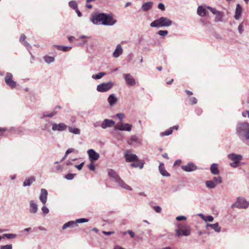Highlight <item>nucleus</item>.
<instances>
[{
  "mask_svg": "<svg viewBox=\"0 0 249 249\" xmlns=\"http://www.w3.org/2000/svg\"><path fill=\"white\" fill-rule=\"evenodd\" d=\"M242 8L239 4L236 5L235 13L234 18L235 19L238 20L240 18L242 14Z\"/></svg>",
  "mask_w": 249,
  "mask_h": 249,
  "instance_id": "nucleus-22",
  "label": "nucleus"
},
{
  "mask_svg": "<svg viewBox=\"0 0 249 249\" xmlns=\"http://www.w3.org/2000/svg\"><path fill=\"white\" fill-rule=\"evenodd\" d=\"M48 192L45 189H41L39 196V199L42 204H46L47 200Z\"/></svg>",
  "mask_w": 249,
  "mask_h": 249,
  "instance_id": "nucleus-15",
  "label": "nucleus"
},
{
  "mask_svg": "<svg viewBox=\"0 0 249 249\" xmlns=\"http://www.w3.org/2000/svg\"><path fill=\"white\" fill-rule=\"evenodd\" d=\"M177 221H181V220H186L187 219V217L183 215L178 216L176 218Z\"/></svg>",
  "mask_w": 249,
  "mask_h": 249,
  "instance_id": "nucleus-55",
  "label": "nucleus"
},
{
  "mask_svg": "<svg viewBox=\"0 0 249 249\" xmlns=\"http://www.w3.org/2000/svg\"><path fill=\"white\" fill-rule=\"evenodd\" d=\"M17 236L16 234L14 233H7V238L8 239H13Z\"/></svg>",
  "mask_w": 249,
  "mask_h": 249,
  "instance_id": "nucleus-54",
  "label": "nucleus"
},
{
  "mask_svg": "<svg viewBox=\"0 0 249 249\" xmlns=\"http://www.w3.org/2000/svg\"><path fill=\"white\" fill-rule=\"evenodd\" d=\"M238 30L240 34H242L243 33V23H242L239 25V26L238 27Z\"/></svg>",
  "mask_w": 249,
  "mask_h": 249,
  "instance_id": "nucleus-58",
  "label": "nucleus"
},
{
  "mask_svg": "<svg viewBox=\"0 0 249 249\" xmlns=\"http://www.w3.org/2000/svg\"><path fill=\"white\" fill-rule=\"evenodd\" d=\"M158 7L159 9H160L162 11H164L165 10V6L162 3H160L158 4Z\"/></svg>",
  "mask_w": 249,
  "mask_h": 249,
  "instance_id": "nucleus-59",
  "label": "nucleus"
},
{
  "mask_svg": "<svg viewBox=\"0 0 249 249\" xmlns=\"http://www.w3.org/2000/svg\"><path fill=\"white\" fill-rule=\"evenodd\" d=\"M63 169V167L60 165H57L55 167V170L54 171V172H57V171H62Z\"/></svg>",
  "mask_w": 249,
  "mask_h": 249,
  "instance_id": "nucleus-62",
  "label": "nucleus"
},
{
  "mask_svg": "<svg viewBox=\"0 0 249 249\" xmlns=\"http://www.w3.org/2000/svg\"><path fill=\"white\" fill-rule=\"evenodd\" d=\"M239 165V162H234L233 161L232 163H230V165L232 167H233V168H236L237 167H238Z\"/></svg>",
  "mask_w": 249,
  "mask_h": 249,
  "instance_id": "nucleus-60",
  "label": "nucleus"
},
{
  "mask_svg": "<svg viewBox=\"0 0 249 249\" xmlns=\"http://www.w3.org/2000/svg\"><path fill=\"white\" fill-rule=\"evenodd\" d=\"M116 116L118 118V119L121 121H122L123 120L124 118L125 117V115L124 114V113H117L116 114Z\"/></svg>",
  "mask_w": 249,
  "mask_h": 249,
  "instance_id": "nucleus-51",
  "label": "nucleus"
},
{
  "mask_svg": "<svg viewBox=\"0 0 249 249\" xmlns=\"http://www.w3.org/2000/svg\"><path fill=\"white\" fill-rule=\"evenodd\" d=\"M4 79L7 85L11 89H14L16 87L17 83L13 80V75L11 73L7 72Z\"/></svg>",
  "mask_w": 249,
  "mask_h": 249,
  "instance_id": "nucleus-9",
  "label": "nucleus"
},
{
  "mask_svg": "<svg viewBox=\"0 0 249 249\" xmlns=\"http://www.w3.org/2000/svg\"><path fill=\"white\" fill-rule=\"evenodd\" d=\"M102 122L101 121H97L93 123V125L94 127L97 128L99 126H101L102 127Z\"/></svg>",
  "mask_w": 249,
  "mask_h": 249,
  "instance_id": "nucleus-56",
  "label": "nucleus"
},
{
  "mask_svg": "<svg viewBox=\"0 0 249 249\" xmlns=\"http://www.w3.org/2000/svg\"><path fill=\"white\" fill-rule=\"evenodd\" d=\"M178 229L175 230L176 235L180 237L182 235L188 236L191 234V227L187 224L178 223L177 224Z\"/></svg>",
  "mask_w": 249,
  "mask_h": 249,
  "instance_id": "nucleus-4",
  "label": "nucleus"
},
{
  "mask_svg": "<svg viewBox=\"0 0 249 249\" xmlns=\"http://www.w3.org/2000/svg\"><path fill=\"white\" fill-rule=\"evenodd\" d=\"M26 37L25 35L21 34L20 35V38H19V41L27 49L30 48L31 47V46L29 44V43L25 41V39Z\"/></svg>",
  "mask_w": 249,
  "mask_h": 249,
  "instance_id": "nucleus-26",
  "label": "nucleus"
},
{
  "mask_svg": "<svg viewBox=\"0 0 249 249\" xmlns=\"http://www.w3.org/2000/svg\"><path fill=\"white\" fill-rule=\"evenodd\" d=\"M197 14L199 16L204 17L206 15V10L202 6H199L197 9Z\"/></svg>",
  "mask_w": 249,
  "mask_h": 249,
  "instance_id": "nucleus-29",
  "label": "nucleus"
},
{
  "mask_svg": "<svg viewBox=\"0 0 249 249\" xmlns=\"http://www.w3.org/2000/svg\"><path fill=\"white\" fill-rule=\"evenodd\" d=\"M91 21L95 24H102L105 26H113L117 20L114 19L110 14L95 13L91 18Z\"/></svg>",
  "mask_w": 249,
  "mask_h": 249,
  "instance_id": "nucleus-1",
  "label": "nucleus"
},
{
  "mask_svg": "<svg viewBox=\"0 0 249 249\" xmlns=\"http://www.w3.org/2000/svg\"><path fill=\"white\" fill-rule=\"evenodd\" d=\"M172 21L169 18L161 17L152 21L150 26L153 28L168 27L172 24Z\"/></svg>",
  "mask_w": 249,
  "mask_h": 249,
  "instance_id": "nucleus-3",
  "label": "nucleus"
},
{
  "mask_svg": "<svg viewBox=\"0 0 249 249\" xmlns=\"http://www.w3.org/2000/svg\"><path fill=\"white\" fill-rule=\"evenodd\" d=\"M106 75V73L105 72H100L96 74H93L92 75V78L94 79H100L102 78L104 76Z\"/></svg>",
  "mask_w": 249,
  "mask_h": 249,
  "instance_id": "nucleus-33",
  "label": "nucleus"
},
{
  "mask_svg": "<svg viewBox=\"0 0 249 249\" xmlns=\"http://www.w3.org/2000/svg\"><path fill=\"white\" fill-rule=\"evenodd\" d=\"M211 227L212 229H213L215 231L217 232H220L221 231V227L219 226L218 223H216L215 224H207L206 228Z\"/></svg>",
  "mask_w": 249,
  "mask_h": 249,
  "instance_id": "nucleus-25",
  "label": "nucleus"
},
{
  "mask_svg": "<svg viewBox=\"0 0 249 249\" xmlns=\"http://www.w3.org/2000/svg\"><path fill=\"white\" fill-rule=\"evenodd\" d=\"M159 169L160 171V173L164 177H169L170 176V174L167 172V171L165 170L164 164L162 163H160L159 167Z\"/></svg>",
  "mask_w": 249,
  "mask_h": 249,
  "instance_id": "nucleus-24",
  "label": "nucleus"
},
{
  "mask_svg": "<svg viewBox=\"0 0 249 249\" xmlns=\"http://www.w3.org/2000/svg\"><path fill=\"white\" fill-rule=\"evenodd\" d=\"M242 115L244 117H246L247 115L248 117L249 118V110H246L245 111L243 112Z\"/></svg>",
  "mask_w": 249,
  "mask_h": 249,
  "instance_id": "nucleus-64",
  "label": "nucleus"
},
{
  "mask_svg": "<svg viewBox=\"0 0 249 249\" xmlns=\"http://www.w3.org/2000/svg\"><path fill=\"white\" fill-rule=\"evenodd\" d=\"M13 246L12 244H8L0 246V249H12Z\"/></svg>",
  "mask_w": 249,
  "mask_h": 249,
  "instance_id": "nucleus-48",
  "label": "nucleus"
},
{
  "mask_svg": "<svg viewBox=\"0 0 249 249\" xmlns=\"http://www.w3.org/2000/svg\"><path fill=\"white\" fill-rule=\"evenodd\" d=\"M56 47L57 49L59 50L62 51L63 52H67L70 49H71V47L70 46H61V45H56Z\"/></svg>",
  "mask_w": 249,
  "mask_h": 249,
  "instance_id": "nucleus-35",
  "label": "nucleus"
},
{
  "mask_svg": "<svg viewBox=\"0 0 249 249\" xmlns=\"http://www.w3.org/2000/svg\"><path fill=\"white\" fill-rule=\"evenodd\" d=\"M69 6L73 10H75L78 8L77 2L74 0H71L69 2Z\"/></svg>",
  "mask_w": 249,
  "mask_h": 249,
  "instance_id": "nucleus-38",
  "label": "nucleus"
},
{
  "mask_svg": "<svg viewBox=\"0 0 249 249\" xmlns=\"http://www.w3.org/2000/svg\"><path fill=\"white\" fill-rule=\"evenodd\" d=\"M153 5V2L152 1H148L144 3L142 6V10L143 11H147L152 8Z\"/></svg>",
  "mask_w": 249,
  "mask_h": 249,
  "instance_id": "nucleus-23",
  "label": "nucleus"
},
{
  "mask_svg": "<svg viewBox=\"0 0 249 249\" xmlns=\"http://www.w3.org/2000/svg\"><path fill=\"white\" fill-rule=\"evenodd\" d=\"M236 134L241 141L249 144V123L247 122L238 123L236 127Z\"/></svg>",
  "mask_w": 249,
  "mask_h": 249,
  "instance_id": "nucleus-2",
  "label": "nucleus"
},
{
  "mask_svg": "<svg viewBox=\"0 0 249 249\" xmlns=\"http://www.w3.org/2000/svg\"><path fill=\"white\" fill-rule=\"evenodd\" d=\"M88 221L89 219L85 218L77 219L75 221L76 225H77V223H83Z\"/></svg>",
  "mask_w": 249,
  "mask_h": 249,
  "instance_id": "nucleus-44",
  "label": "nucleus"
},
{
  "mask_svg": "<svg viewBox=\"0 0 249 249\" xmlns=\"http://www.w3.org/2000/svg\"><path fill=\"white\" fill-rule=\"evenodd\" d=\"M123 50L120 44H118L113 53V56L114 58L119 57L123 53Z\"/></svg>",
  "mask_w": 249,
  "mask_h": 249,
  "instance_id": "nucleus-20",
  "label": "nucleus"
},
{
  "mask_svg": "<svg viewBox=\"0 0 249 249\" xmlns=\"http://www.w3.org/2000/svg\"><path fill=\"white\" fill-rule=\"evenodd\" d=\"M204 220L205 221L212 222L213 220V217L211 215L205 216Z\"/></svg>",
  "mask_w": 249,
  "mask_h": 249,
  "instance_id": "nucleus-53",
  "label": "nucleus"
},
{
  "mask_svg": "<svg viewBox=\"0 0 249 249\" xmlns=\"http://www.w3.org/2000/svg\"><path fill=\"white\" fill-rule=\"evenodd\" d=\"M133 125L128 123H121L119 124H116L114 126V130L126 131L130 132L132 130Z\"/></svg>",
  "mask_w": 249,
  "mask_h": 249,
  "instance_id": "nucleus-7",
  "label": "nucleus"
},
{
  "mask_svg": "<svg viewBox=\"0 0 249 249\" xmlns=\"http://www.w3.org/2000/svg\"><path fill=\"white\" fill-rule=\"evenodd\" d=\"M35 178L34 177H31L25 180L23 182V186L24 187L30 186L32 183L35 181Z\"/></svg>",
  "mask_w": 249,
  "mask_h": 249,
  "instance_id": "nucleus-30",
  "label": "nucleus"
},
{
  "mask_svg": "<svg viewBox=\"0 0 249 249\" xmlns=\"http://www.w3.org/2000/svg\"><path fill=\"white\" fill-rule=\"evenodd\" d=\"M90 37L89 36H86L84 35H82L79 36V38L82 39V42H80L78 44L79 46H82L85 44L87 43V38H89Z\"/></svg>",
  "mask_w": 249,
  "mask_h": 249,
  "instance_id": "nucleus-36",
  "label": "nucleus"
},
{
  "mask_svg": "<svg viewBox=\"0 0 249 249\" xmlns=\"http://www.w3.org/2000/svg\"><path fill=\"white\" fill-rule=\"evenodd\" d=\"M88 167L89 169L90 170H91V171H94L95 170V166H94V164L92 163H89L88 165Z\"/></svg>",
  "mask_w": 249,
  "mask_h": 249,
  "instance_id": "nucleus-57",
  "label": "nucleus"
},
{
  "mask_svg": "<svg viewBox=\"0 0 249 249\" xmlns=\"http://www.w3.org/2000/svg\"><path fill=\"white\" fill-rule=\"evenodd\" d=\"M41 211L44 215H46L49 213V210L47 207L46 204H43V206L41 208Z\"/></svg>",
  "mask_w": 249,
  "mask_h": 249,
  "instance_id": "nucleus-43",
  "label": "nucleus"
},
{
  "mask_svg": "<svg viewBox=\"0 0 249 249\" xmlns=\"http://www.w3.org/2000/svg\"><path fill=\"white\" fill-rule=\"evenodd\" d=\"M84 165V162L81 163L79 165H75V167L79 170H81Z\"/></svg>",
  "mask_w": 249,
  "mask_h": 249,
  "instance_id": "nucleus-61",
  "label": "nucleus"
},
{
  "mask_svg": "<svg viewBox=\"0 0 249 249\" xmlns=\"http://www.w3.org/2000/svg\"><path fill=\"white\" fill-rule=\"evenodd\" d=\"M107 173L108 176L113 178L116 182H117L121 179L117 172L112 169H109Z\"/></svg>",
  "mask_w": 249,
  "mask_h": 249,
  "instance_id": "nucleus-17",
  "label": "nucleus"
},
{
  "mask_svg": "<svg viewBox=\"0 0 249 249\" xmlns=\"http://www.w3.org/2000/svg\"><path fill=\"white\" fill-rule=\"evenodd\" d=\"M38 206L33 200L29 201V212L31 214H35L37 212Z\"/></svg>",
  "mask_w": 249,
  "mask_h": 249,
  "instance_id": "nucleus-16",
  "label": "nucleus"
},
{
  "mask_svg": "<svg viewBox=\"0 0 249 249\" xmlns=\"http://www.w3.org/2000/svg\"><path fill=\"white\" fill-rule=\"evenodd\" d=\"M228 157L231 160L234 162H239L243 159V156L241 155H237L234 153H231L228 155Z\"/></svg>",
  "mask_w": 249,
  "mask_h": 249,
  "instance_id": "nucleus-18",
  "label": "nucleus"
},
{
  "mask_svg": "<svg viewBox=\"0 0 249 249\" xmlns=\"http://www.w3.org/2000/svg\"><path fill=\"white\" fill-rule=\"evenodd\" d=\"M52 130L54 131H63L67 129V126L64 123H51Z\"/></svg>",
  "mask_w": 249,
  "mask_h": 249,
  "instance_id": "nucleus-10",
  "label": "nucleus"
},
{
  "mask_svg": "<svg viewBox=\"0 0 249 249\" xmlns=\"http://www.w3.org/2000/svg\"><path fill=\"white\" fill-rule=\"evenodd\" d=\"M168 33V32L167 30H160L158 32L157 34L162 36H164L167 35Z\"/></svg>",
  "mask_w": 249,
  "mask_h": 249,
  "instance_id": "nucleus-47",
  "label": "nucleus"
},
{
  "mask_svg": "<svg viewBox=\"0 0 249 249\" xmlns=\"http://www.w3.org/2000/svg\"><path fill=\"white\" fill-rule=\"evenodd\" d=\"M69 131L74 134L79 135L80 134V130L77 128L69 126L68 127Z\"/></svg>",
  "mask_w": 249,
  "mask_h": 249,
  "instance_id": "nucleus-32",
  "label": "nucleus"
},
{
  "mask_svg": "<svg viewBox=\"0 0 249 249\" xmlns=\"http://www.w3.org/2000/svg\"><path fill=\"white\" fill-rule=\"evenodd\" d=\"M123 78L125 80V84L128 86H135L136 82L134 78L130 73H124L123 74Z\"/></svg>",
  "mask_w": 249,
  "mask_h": 249,
  "instance_id": "nucleus-8",
  "label": "nucleus"
},
{
  "mask_svg": "<svg viewBox=\"0 0 249 249\" xmlns=\"http://www.w3.org/2000/svg\"><path fill=\"white\" fill-rule=\"evenodd\" d=\"M205 184L206 187L210 189H213L216 186L215 183L213 182L212 180H207L205 182Z\"/></svg>",
  "mask_w": 249,
  "mask_h": 249,
  "instance_id": "nucleus-34",
  "label": "nucleus"
},
{
  "mask_svg": "<svg viewBox=\"0 0 249 249\" xmlns=\"http://www.w3.org/2000/svg\"><path fill=\"white\" fill-rule=\"evenodd\" d=\"M181 169L187 172L194 171L197 169V167L193 162H190L187 165H182Z\"/></svg>",
  "mask_w": 249,
  "mask_h": 249,
  "instance_id": "nucleus-12",
  "label": "nucleus"
},
{
  "mask_svg": "<svg viewBox=\"0 0 249 249\" xmlns=\"http://www.w3.org/2000/svg\"><path fill=\"white\" fill-rule=\"evenodd\" d=\"M102 128L106 129L108 127H111L115 124V122L112 120L105 119L102 122Z\"/></svg>",
  "mask_w": 249,
  "mask_h": 249,
  "instance_id": "nucleus-14",
  "label": "nucleus"
},
{
  "mask_svg": "<svg viewBox=\"0 0 249 249\" xmlns=\"http://www.w3.org/2000/svg\"><path fill=\"white\" fill-rule=\"evenodd\" d=\"M207 8L210 10V11L214 15H216L218 12L219 11H217L216 9L212 8L210 6H208Z\"/></svg>",
  "mask_w": 249,
  "mask_h": 249,
  "instance_id": "nucleus-49",
  "label": "nucleus"
},
{
  "mask_svg": "<svg viewBox=\"0 0 249 249\" xmlns=\"http://www.w3.org/2000/svg\"><path fill=\"white\" fill-rule=\"evenodd\" d=\"M118 99L114 94H110L107 98V102L110 107L114 106L118 102Z\"/></svg>",
  "mask_w": 249,
  "mask_h": 249,
  "instance_id": "nucleus-19",
  "label": "nucleus"
},
{
  "mask_svg": "<svg viewBox=\"0 0 249 249\" xmlns=\"http://www.w3.org/2000/svg\"><path fill=\"white\" fill-rule=\"evenodd\" d=\"M212 180L213 182L215 183L216 186H217L218 184L221 183L222 181V178L220 176L213 177V179Z\"/></svg>",
  "mask_w": 249,
  "mask_h": 249,
  "instance_id": "nucleus-40",
  "label": "nucleus"
},
{
  "mask_svg": "<svg viewBox=\"0 0 249 249\" xmlns=\"http://www.w3.org/2000/svg\"><path fill=\"white\" fill-rule=\"evenodd\" d=\"M87 153L91 161L97 160L100 157L99 154L92 149L88 150Z\"/></svg>",
  "mask_w": 249,
  "mask_h": 249,
  "instance_id": "nucleus-13",
  "label": "nucleus"
},
{
  "mask_svg": "<svg viewBox=\"0 0 249 249\" xmlns=\"http://www.w3.org/2000/svg\"><path fill=\"white\" fill-rule=\"evenodd\" d=\"M75 176L74 174H68L65 176V178L68 180H72Z\"/></svg>",
  "mask_w": 249,
  "mask_h": 249,
  "instance_id": "nucleus-50",
  "label": "nucleus"
},
{
  "mask_svg": "<svg viewBox=\"0 0 249 249\" xmlns=\"http://www.w3.org/2000/svg\"><path fill=\"white\" fill-rule=\"evenodd\" d=\"M210 170L211 173L213 175H218L219 173V171L218 169V165L216 163H213L210 167Z\"/></svg>",
  "mask_w": 249,
  "mask_h": 249,
  "instance_id": "nucleus-28",
  "label": "nucleus"
},
{
  "mask_svg": "<svg viewBox=\"0 0 249 249\" xmlns=\"http://www.w3.org/2000/svg\"><path fill=\"white\" fill-rule=\"evenodd\" d=\"M190 101L192 102V104H196L197 103V99L195 97L190 98Z\"/></svg>",
  "mask_w": 249,
  "mask_h": 249,
  "instance_id": "nucleus-63",
  "label": "nucleus"
},
{
  "mask_svg": "<svg viewBox=\"0 0 249 249\" xmlns=\"http://www.w3.org/2000/svg\"><path fill=\"white\" fill-rule=\"evenodd\" d=\"M154 211L158 213H161L162 211L161 208L158 206H155L153 207Z\"/></svg>",
  "mask_w": 249,
  "mask_h": 249,
  "instance_id": "nucleus-52",
  "label": "nucleus"
},
{
  "mask_svg": "<svg viewBox=\"0 0 249 249\" xmlns=\"http://www.w3.org/2000/svg\"><path fill=\"white\" fill-rule=\"evenodd\" d=\"M172 132H173L172 128H170L168 130L162 132L161 134V135L162 136H168V135H170V134H171L172 133Z\"/></svg>",
  "mask_w": 249,
  "mask_h": 249,
  "instance_id": "nucleus-46",
  "label": "nucleus"
},
{
  "mask_svg": "<svg viewBox=\"0 0 249 249\" xmlns=\"http://www.w3.org/2000/svg\"><path fill=\"white\" fill-rule=\"evenodd\" d=\"M75 221H70L65 223L62 226V230H65L68 228H73L74 226H77Z\"/></svg>",
  "mask_w": 249,
  "mask_h": 249,
  "instance_id": "nucleus-31",
  "label": "nucleus"
},
{
  "mask_svg": "<svg viewBox=\"0 0 249 249\" xmlns=\"http://www.w3.org/2000/svg\"><path fill=\"white\" fill-rule=\"evenodd\" d=\"M57 111L56 110H53L50 113L47 114L45 112L43 113V116L41 117V119H43L45 117L52 118L54 115H55L57 113Z\"/></svg>",
  "mask_w": 249,
  "mask_h": 249,
  "instance_id": "nucleus-39",
  "label": "nucleus"
},
{
  "mask_svg": "<svg viewBox=\"0 0 249 249\" xmlns=\"http://www.w3.org/2000/svg\"><path fill=\"white\" fill-rule=\"evenodd\" d=\"M249 203L243 197H238L236 202L231 205V208L246 209L248 207Z\"/></svg>",
  "mask_w": 249,
  "mask_h": 249,
  "instance_id": "nucleus-6",
  "label": "nucleus"
},
{
  "mask_svg": "<svg viewBox=\"0 0 249 249\" xmlns=\"http://www.w3.org/2000/svg\"><path fill=\"white\" fill-rule=\"evenodd\" d=\"M77 150H76L74 148H69L66 152L65 153V156L63 158L62 160H64L66 157L67 156V155L71 153H72V152H77Z\"/></svg>",
  "mask_w": 249,
  "mask_h": 249,
  "instance_id": "nucleus-42",
  "label": "nucleus"
},
{
  "mask_svg": "<svg viewBox=\"0 0 249 249\" xmlns=\"http://www.w3.org/2000/svg\"><path fill=\"white\" fill-rule=\"evenodd\" d=\"M127 143L131 145H135L140 143V141L136 135H132L127 141Z\"/></svg>",
  "mask_w": 249,
  "mask_h": 249,
  "instance_id": "nucleus-21",
  "label": "nucleus"
},
{
  "mask_svg": "<svg viewBox=\"0 0 249 249\" xmlns=\"http://www.w3.org/2000/svg\"><path fill=\"white\" fill-rule=\"evenodd\" d=\"M131 166L133 167H139L140 169H142L143 167V164L141 163L140 164L139 162H137L136 163H132L131 164Z\"/></svg>",
  "mask_w": 249,
  "mask_h": 249,
  "instance_id": "nucleus-45",
  "label": "nucleus"
},
{
  "mask_svg": "<svg viewBox=\"0 0 249 249\" xmlns=\"http://www.w3.org/2000/svg\"><path fill=\"white\" fill-rule=\"evenodd\" d=\"M43 59L48 64H50L54 61V58L53 56H44Z\"/></svg>",
  "mask_w": 249,
  "mask_h": 249,
  "instance_id": "nucleus-37",
  "label": "nucleus"
},
{
  "mask_svg": "<svg viewBox=\"0 0 249 249\" xmlns=\"http://www.w3.org/2000/svg\"><path fill=\"white\" fill-rule=\"evenodd\" d=\"M117 183L118 184L119 186L123 189L129 191L132 190L131 187L126 184L121 178Z\"/></svg>",
  "mask_w": 249,
  "mask_h": 249,
  "instance_id": "nucleus-27",
  "label": "nucleus"
},
{
  "mask_svg": "<svg viewBox=\"0 0 249 249\" xmlns=\"http://www.w3.org/2000/svg\"><path fill=\"white\" fill-rule=\"evenodd\" d=\"M113 86V83L111 81H109L107 83H102L97 85L96 90L100 92H106L111 89Z\"/></svg>",
  "mask_w": 249,
  "mask_h": 249,
  "instance_id": "nucleus-5",
  "label": "nucleus"
},
{
  "mask_svg": "<svg viewBox=\"0 0 249 249\" xmlns=\"http://www.w3.org/2000/svg\"><path fill=\"white\" fill-rule=\"evenodd\" d=\"M124 155L126 161L132 162L133 161L137 160H138V158L136 155L131 154L130 151L129 150H127L124 152Z\"/></svg>",
  "mask_w": 249,
  "mask_h": 249,
  "instance_id": "nucleus-11",
  "label": "nucleus"
},
{
  "mask_svg": "<svg viewBox=\"0 0 249 249\" xmlns=\"http://www.w3.org/2000/svg\"><path fill=\"white\" fill-rule=\"evenodd\" d=\"M223 17V14L222 12L219 11V12L215 15V21L219 22L221 21L222 18Z\"/></svg>",
  "mask_w": 249,
  "mask_h": 249,
  "instance_id": "nucleus-41",
  "label": "nucleus"
}]
</instances>
